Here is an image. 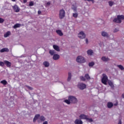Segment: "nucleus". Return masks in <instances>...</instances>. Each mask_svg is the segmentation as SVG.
<instances>
[{"label": "nucleus", "instance_id": "nucleus-1", "mask_svg": "<svg viewBox=\"0 0 124 124\" xmlns=\"http://www.w3.org/2000/svg\"><path fill=\"white\" fill-rule=\"evenodd\" d=\"M124 19V16H117V18H115L113 19V22L114 23H118L119 24L122 23V20Z\"/></svg>", "mask_w": 124, "mask_h": 124}, {"label": "nucleus", "instance_id": "nucleus-2", "mask_svg": "<svg viewBox=\"0 0 124 124\" xmlns=\"http://www.w3.org/2000/svg\"><path fill=\"white\" fill-rule=\"evenodd\" d=\"M65 17V11L63 9H62L59 11V18L62 20Z\"/></svg>", "mask_w": 124, "mask_h": 124}, {"label": "nucleus", "instance_id": "nucleus-3", "mask_svg": "<svg viewBox=\"0 0 124 124\" xmlns=\"http://www.w3.org/2000/svg\"><path fill=\"white\" fill-rule=\"evenodd\" d=\"M68 99L70 100L71 103H76V102H77V99L73 96H69Z\"/></svg>", "mask_w": 124, "mask_h": 124}, {"label": "nucleus", "instance_id": "nucleus-4", "mask_svg": "<svg viewBox=\"0 0 124 124\" xmlns=\"http://www.w3.org/2000/svg\"><path fill=\"white\" fill-rule=\"evenodd\" d=\"M78 37L80 38V39H84L86 38V34L84 33V31H80L78 34Z\"/></svg>", "mask_w": 124, "mask_h": 124}, {"label": "nucleus", "instance_id": "nucleus-5", "mask_svg": "<svg viewBox=\"0 0 124 124\" xmlns=\"http://www.w3.org/2000/svg\"><path fill=\"white\" fill-rule=\"evenodd\" d=\"M86 62V60L83 56H79L78 57V62L80 63H84Z\"/></svg>", "mask_w": 124, "mask_h": 124}, {"label": "nucleus", "instance_id": "nucleus-6", "mask_svg": "<svg viewBox=\"0 0 124 124\" xmlns=\"http://www.w3.org/2000/svg\"><path fill=\"white\" fill-rule=\"evenodd\" d=\"M12 8L15 12H19L20 11V8L18 7V5L15 4L12 6Z\"/></svg>", "mask_w": 124, "mask_h": 124}, {"label": "nucleus", "instance_id": "nucleus-7", "mask_svg": "<svg viewBox=\"0 0 124 124\" xmlns=\"http://www.w3.org/2000/svg\"><path fill=\"white\" fill-rule=\"evenodd\" d=\"M101 35L102 36H103V37H106L107 38H108L110 36L109 35V34L107 33V32H106L105 31H103L101 32Z\"/></svg>", "mask_w": 124, "mask_h": 124}, {"label": "nucleus", "instance_id": "nucleus-8", "mask_svg": "<svg viewBox=\"0 0 124 124\" xmlns=\"http://www.w3.org/2000/svg\"><path fill=\"white\" fill-rule=\"evenodd\" d=\"M4 63L6 65L7 67H11V62L9 61L5 60L4 61Z\"/></svg>", "mask_w": 124, "mask_h": 124}, {"label": "nucleus", "instance_id": "nucleus-9", "mask_svg": "<svg viewBox=\"0 0 124 124\" xmlns=\"http://www.w3.org/2000/svg\"><path fill=\"white\" fill-rule=\"evenodd\" d=\"M79 88L80 90H84L87 88V85L83 83H80L79 85Z\"/></svg>", "mask_w": 124, "mask_h": 124}, {"label": "nucleus", "instance_id": "nucleus-10", "mask_svg": "<svg viewBox=\"0 0 124 124\" xmlns=\"http://www.w3.org/2000/svg\"><path fill=\"white\" fill-rule=\"evenodd\" d=\"M109 80H108V78H102V83L104 84V85H107V82Z\"/></svg>", "mask_w": 124, "mask_h": 124}, {"label": "nucleus", "instance_id": "nucleus-11", "mask_svg": "<svg viewBox=\"0 0 124 124\" xmlns=\"http://www.w3.org/2000/svg\"><path fill=\"white\" fill-rule=\"evenodd\" d=\"M87 53L88 56H93V50L92 49H89L87 50Z\"/></svg>", "mask_w": 124, "mask_h": 124}, {"label": "nucleus", "instance_id": "nucleus-12", "mask_svg": "<svg viewBox=\"0 0 124 124\" xmlns=\"http://www.w3.org/2000/svg\"><path fill=\"white\" fill-rule=\"evenodd\" d=\"M101 60L102 61H103V62H109V61H110V59H109L108 57H106L105 56H103L101 58Z\"/></svg>", "mask_w": 124, "mask_h": 124}, {"label": "nucleus", "instance_id": "nucleus-13", "mask_svg": "<svg viewBox=\"0 0 124 124\" xmlns=\"http://www.w3.org/2000/svg\"><path fill=\"white\" fill-rule=\"evenodd\" d=\"M53 59V60H54V61H57V60H59L60 59V55L57 54H54Z\"/></svg>", "mask_w": 124, "mask_h": 124}, {"label": "nucleus", "instance_id": "nucleus-14", "mask_svg": "<svg viewBox=\"0 0 124 124\" xmlns=\"http://www.w3.org/2000/svg\"><path fill=\"white\" fill-rule=\"evenodd\" d=\"M87 115L85 114H81L79 115V119H80V120H86L87 119Z\"/></svg>", "mask_w": 124, "mask_h": 124}, {"label": "nucleus", "instance_id": "nucleus-15", "mask_svg": "<svg viewBox=\"0 0 124 124\" xmlns=\"http://www.w3.org/2000/svg\"><path fill=\"white\" fill-rule=\"evenodd\" d=\"M0 53H4V52H9V49L8 48H3L0 50Z\"/></svg>", "mask_w": 124, "mask_h": 124}, {"label": "nucleus", "instance_id": "nucleus-16", "mask_svg": "<svg viewBox=\"0 0 124 124\" xmlns=\"http://www.w3.org/2000/svg\"><path fill=\"white\" fill-rule=\"evenodd\" d=\"M40 117V114H36L34 118H33V123H35L36 122V120H38V118Z\"/></svg>", "mask_w": 124, "mask_h": 124}, {"label": "nucleus", "instance_id": "nucleus-17", "mask_svg": "<svg viewBox=\"0 0 124 124\" xmlns=\"http://www.w3.org/2000/svg\"><path fill=\"white\" fill-rule=\"evenodd\" d=\"M53 47L54 50H56L57 52H60V47L59 46L54 45Z\"/></svg>", "mask_w": 124, "mask_h": 124}, {"label": "nucleus", "instance_id": "nucleus-18", "mask_svg": "<svg viewBox=\"0 0 124 124\" xmlns=\"http://www.w3.org/2000/svg\"><path fill=\"white\" fill-rule=\"evenodd\" d=\"M56 32L60 36H62L63 35V33H62V32L61 30H57Z\"/></svg>", "mask_w": 124, "mask_h": 124}, {"label": "nucleus", "instance_id": "nucleus-19", "mask_svg": "<svg viewBox=\"0 0 124 124\" xmlns=\"http://www.w3.org/2000/svg\"><path fill=\"white\" fill-rule=\"evenodd\" d=\"M108 83L109 86H110V87H111V88H112V89H113L114 88V84H113V82H112V81H111L110 80H108Z\"/></svg>", "mask_w": 124, "mask_h": 124}, {"label": "nucleus", "instance_id": "nucleus-20", "mask_svg": "<svg viewBox=\"0 0 124 124\" xmlns=\"http://www.w3.org/2000/svg\"><path fill=\"white\" fill-rule=\"evenodd\" d=\"M10 34H11V32H10V31H8L6 33H5L4 34V37H8V36H9V35H10Z\"/></svg>", "mask_w": 124, "mask_h": 124}, {"label": "nucleus", "instance_id": "nucleus-21", "mask_svg": "<svg viewBox=\"0 0 124 124\" xmlns=\"http://www.w3.org/2000/svg\"><path fill=\"white\" fill-rule=\"evenodd\" d=\"M44 65L45 66V67H49V65H50V64L48 62H43Z\"/></svg>", "mask_w": 124, "mask_h": 124}, {"label": "nucleus", "instance_id": "nucleus-22", "mask_svg": "<svg viewBox=\"0 0 124 124\" xmlns=\"http://www.w3.org/2000/svg\"><path fill=\"white\" fill-rule=\"evenodd\" d=\"M20 27H21V24L16 23L13 26V28L14 29H17V28H20Z\"/></svg>", "mask_w": 124, "mask_h": 124}, {"label": "nucleus", "instance_id": "nucleus-23", "mask_svg": "<svg viewBox=\"0 0 124 124\" xmlns=\"http://www.w3.org/2000/svg\"><path fill=\"white\" fill-rule=\"evenodd\" d=\"M1 84H2L4 86H5V85H7V81L5 80H3L0 81Z\"/></svg>", "mask_w": 124, "mask_h": 124}, {"label": "nucleus", "instance_id": "nucleus-24", "mask_svg": "<svg viewBox=\"0 0 124 124\" xmlns=\"http://www.w3.org/2000/svg\"><path fill=\"white\" fill-rule=\"evenodd\" d=\"M108 108H112V107H113V104L111 102H108Z\"/></svg>", "mask_w": 124, "mask_h": 124}, {"label": "nucleus", "instance_id": "nucleus-25", "mask_svg": "<svg viewBox=\"0 0 124 124\" xmlns=\"http://www.w3.org/2000/svg\"><path fill=\"white\" fill-rule=\"evenodd\" d=\"M86 121H87V122H89V123H92V122H93V119L92 118H88V116L86 117Z\"/></svg>", "mask_w": 124, "mask_h": 124}, {"label": "nucleus", "instance_id": "nucleus-26", "mask_svg": "<svg viewBox=\"0 0 124 124\" xmlns=\"http://www.w3.org/2000/svg\"><path fill=\"white\" fill-rule=\"evenodd\" d=\"M40 120L41 122H44L45 121V117L43 116H41L40 117Z\"/></svg>", "mask_w": 124, "mask_h": 124}, {"label": "nucleus", "instance_id": "nucleus-27", "mask_svg": "<svg viewBox=\"0 0 124 124\" xmlns=\"http://www.w3.org/2000/svg\"><path fill=\"white\" fill-rule=\"evenodd\" d=\"M94 65V62H92L89 63V66L92 67V66Z\"/></svg>", "mask_w": 124, "mask_h": 124}, {"label": "nucleus", "instance_id": "nucleus-28", "mask_svg": "<svg viewBox=\"0 0 124 124\" xmlns=\"http://www.w3.org/2000/svg\"><path fill=\"white\" fill-rule=\"evenodd\" d=\"M49 54L53 56L55 54V51L54 50H50L49 51Z\"/></svg>", "mask_w": 124, "mask_h": 124}, {"label": "nucleus", "instance_id": "nucleus-29", "mask_svg": "<svg viewBox=\"0 0 124 124\" xmlns=\"http://www.w3.org/2000/svg\"><path fill=\"white\" fill-rule=\"evenodd\" d=\"M117 67H118L120 69H121V70H124V67L122 65H118Z\"/></svg>", "mask_w": 124, "mask_h": 124}, {"label": "nucleus", "instance_id": "nucleus-30", "mask_svg": "<svg viewBox=\"0 0 124 124\" xmlns=\"http://www.w3.org/2000/svg\"><path fill=\"white\" fill-rule=\"evenodd\" d=\"M108 4L109 6H113L114 5V2L113 1H108Z\"/></svg>", "mask_w": 124, "mask_h": 124}, {"label": "nucleus", "instance_id": "nucleus-31", "mask_svg": "<svg viewBox=\"0 0 124 124\" xmlns=\"http://www.w3.org/2000/svg\"><path fill=\"white\" fill-rule=\"evenodd\" d=\"M64 102H65V103H66L67 104H70L71 102H70V100H69V99L68 100H65L64 101Z\"/></svg>", "mask_w": 124, "mask_h": 124}, {"label": "nucleus", "instance_id": "nucleus-32", "mask_svg": "<svg viewBox=\"0 0 124 124\" xmlns=\"http://www.w3.org/2000/svg\"><path fill=\"white\" fill-rule=\"evenodd\" d=\"M72 9L74 10V12H76V11H77V8L74 6L72 7Z\"/></svg>", "mask_w": 124, "mask_h": 124}, {"label": "nucleus", "instance_id": "nucleus-33", "mask_svg": "<svg viewBox=\"0 0 124 124\" xmlns=\"http://www.w3.org/2000/svg\"><path fill=\"white\" fill-rule=\"evenodd\" d=\"M73 17H74V18H77V17H78V14L77 13L73 14Z\"/></svg>", "mask_w": 124, "mask_h": 124}, {"label": "nucleus", "instance_id": "nucleus-34", "mask_svg": "<svg viewBox=\"0 0 124 124\" xmlns=\"http://www.w3.org/2000/svg\"><path fill=\"white\" fill-rule=\"evenodd\" d=\"M4 22V19L1 17H0V24H2Z\"/></svg>", "mask_w": 124, "mask_h": 124}, {"label": "nucleus", "instance_id": "nucleus-35", "mask_svg": "<svg viewBox=\"0 0 124 124\" xmlns=\"http://www.w3.org/2000/svg\"><path fill=\"white\" fill-rule=\"evenodd\" d=\"M4 62H0V66H4Z\"/></svg>", "mask_w": 124, "mask_h": 124}, {"label": "nucleus", "instance_id": "nucleus-36", "mask_svg": "<svg viewBox=\"0 0 124 124\" xmlns=\"http://www.w3.org/2000/svg\"><path fill=\"white\" fill-rule=\"evenodd\" d=\"M33 2L31 1L29 2V6H33Z\"/></svg>", "mask_w": 124, "mask_h": 124}, {"label": "nucleus", "instance_id": "nucleus-37", "mask_svg": "<svg viewBox=\"0 0 124 124\" xmlns=\"http://www.w3.org/2000/svg\"><path fill=\"white\" fill-rule=\"evenodd\" d=\"M28 90H30V91H32V90H33V89L31 87H30L29 86H26Z\"/></svg>", "mask_w": 124, "mask_h": 124}, {"label": "nucleus", "instance_id": "nucleus-38", "mask_svg": "<svg viewBox=\"0 0 124 124\" xmlns=\"http://www.w3.org/2000/svg\"><path fill=\"white\" fill-rule=\"evenodd\" d=\"M119 31V28H115L113 31V32H118Z\"/></svg>", "mask_w": 124, "mask_h": 124}, {"label": "nucleus", "instance_id": "nucleus-39", "mask_svg": "<svg viewBox=\"0 0 124 124\" xmlns=\"http://www.w3.org/2000/svg\"><path fill=\"white\" fill-rule=\"evenodd\" d=\"M102 76H103V78H108V77H107V75H106V74H103Z\"/></svg>", "mask_w": 124, "mask_h": 124}, {"label": "nucleus", "instance_id": "nucleus-40", "mask_svg": "<svg viewBox=\"0 0 124 124\" xmlns=\"http://www.w3.org/2000/svg\"><path fill=\"white\" fill-rule=\"evenodd\" d=\"M85 78H91L89 74H87L85 75Z\"/></svg>", "mask_w": 124, "mask_h": 124}, {"label": "nucleus", "instance_id": "nucleus-41", "mask_svg": "<svg viewBox=\"0 0 124 124\" xmlns=\"http://www.w3.org/2000/svg\"><path fill=\"white\" fill-rule=\"evenodd\" d=\"M78 124H83L82 120H78Z\"/></svg>", "mask_w": 124, "mask_h": 124}, {"label": "nucleus", "instance_id": "nucleus-42", "mask_svg": "<svg viewBox=\"0 0 124 124\" xmlns=\"http://www.w3.org/2000/svg\"><path fill=\"white\" fill-rule=\"evenodd\" d=\"M85 42L86 44H89V40L88 39V38H86L85 39Z\"/></svg>", "mask_w": 124, "mask_h": 124}, {"label": "nucleus", "instance_id": "nucleus-43", "mask_svg": "<svg viewBox=\"0 0 124 124\" xmlns=\"http://www.w3.org/2000/svg\"><path fill=\"white\" fill-rule=\"evenodd\" d=\"M72 76H71V73H68V78H71Z\"/></svg>", "mask_w": 124, "mask_h": 124}, {"label": "nucleus", "instance_id": "nucleus-44", "mask_svg": "<svg viewBox=\"0 0 124 124\" xmlns=\"http://www.w3.org/2000/svg\"><path fill=\"white\" fill-rule=\"evenodd\" d=\"M86 79H87V80H89L90 78H81V81H85Z\"/></svg>", "mask_w": 124, "mask_h": 124}, {"label": "nucleus", "instance_id": "nucleus-45", "mask_svg": "<svg viewBox=\"0 0 124 124\" xmlns=\"http://www.w3.org/2000/svg\"><path fill=\"white\" fill-rule=\"evenodd\" d=\"M75 124H78V119L76 120V121L75 122Z\"/></svg>", "mask_w": 124, "mask_h": 124}, {"label": "nucleus", "instance_id": "nucleus-46", "mask_svg": "<svg viewBox=\"0 0 124 124\" xmlns=\"http://www.w3.org/2000/svg\"><path fill=\"white\" fill-rule=\"evenodd\" d=\"M50 4H51V2H47L46 3V5H50Z\"/></svg>", "mask_w": 124, "mask_h": 124}, {"label": "nucleus", "instance_id": "nucleus-47", "mask_svg": "<svg viewBox=\"0 0 124 124\" xmlns=\"http://www.w3.org/2000/svg\"><path fill=\"white\" fill-rule=\"evenodd\" d=\"M43 124H48V122L45 121V122H43Z\"/></svg>", "mask_w": 124, "mask_h": 124}, {"label": "nucleus", "instance_id": "nucleus-48", "mask_svg": "<svg viewBox=\"0 0 124 124\" xmlns=\"http://www.w3.org/2000/svg\"><path fill=\"white\" fill-rule=\"evenodd\" d=\"M118 124H122V120H120Z\"/></svg>", "mask_w": 124, "mask_h": 124}, {"label": "nucleus", "instance_id": "nucleus-49", "mask_svg": "<svg viewBox=\"0 0 124 124\" xmlns=\"http://www.w3.org/2000/svg\"><path fill=\"white\" fill-rule=\"evenodd\" d=\"M87 0V1H92V2H93V0Z\"/></svg>", "mask_w": 124, "mask_h": 124}, {"label": "nucleus", "instance_id": "nucleus-50", "mask_svg": "<svg viewBox=\"0 0 124 124\" xmlns=\"http://www.w3.org/2000/svg\"><path fill=\"white\" fill-rule=\"evenodd\" d=\"M41 14V11H38V14Z\"/></svg>", "mask_w": 124, "mask_h": 124}, {"label": "nucleus", "instance_id": "nucleus-51", "mask_svg": "<svg viewBox=\"0 0 124 124\" xmlns=\"http://www.w3.org/2000/svg\"><path fill=\"white\" fill-rule=\"evenodd\" d=\"M27 0H23V2L24 3H26V2H27Z\"/></svg>", "mask_w": 124, "mask_h": 124}, {"label": "nucleus", "instance_id": "nucleus-52", "mask_svg": "<svg viewBox=\"0 0 124 124\" xmlns=\"http://www.w3.org/2000/svg\"><path fill=\"white\" fill-rule=\"evenodd\" d=\"M122 97L123 98H124V93L122 94Z\"/></svg>", "mask_w": 124, "mask_h": 124}, {"label": "nucleus", "instance_id": "nucleus-53", "mask_svg": "<svg viewBox=\"0 0 124 124\" xmlns=\"http://www.w3.org/2000/svg\"><path fill=\"white\" fill-rule=\"evenodd\" d=\"M76 61L78 62V57H77Z\"/></svg>", "mask_w": 124, "mask_h": 124}, {"label": "nucleus", "instance_id": "nucleus-54", "mask_svg": "<svg viewBox=\"0 0 124 124\" xmlns=\"http://www.w3.org/2000/svg\"><path fill=\"white\" fill-rule=\"evenodd\" d=\"M70 80V78H68L67 80L69 81Z\"/></svg>", "mask_w": 124, "mask_h": 124}, {"label": "nucleus", "instance_id": "nucleus-55", "mask_svg": "<svg viewBox=\"0 0 124 124\" xmlns=\"http://www.w3.org/2000/svg\"><path fill=\"white\" fill-rule=\"evenodd\" d=\"M12 1H16V0H12Z\"/></svg>", "mask_w": 124, "mask_h": 124}, {"label": "nucleus", "instance_id": "nucleus-56", "mask_svg": "<svg viewBox=\"0 0 124 124\" xmlns=\"http://www.w3.org/2000/svg\"><path fill=\"white\" fill-rule=\"evenodd\" d=\"M38 123H40L39 121H38Z\"/></svg>", "mask_w": 124, "mask_h": 124}, {"label": "nucleus", "instance_id": "nucleus-57", "mask_svg": "<svg viewBox=\"0 0 124 124\" xmlns=\"http://www.w3.org/2000/svg\"><path fill=\"white\" fill-rule=\"evenodd\" d=\"M82 78H84V77H82Z\"/></svg>", "mask_w": 124, "mask_h": 124}]
</instances>
